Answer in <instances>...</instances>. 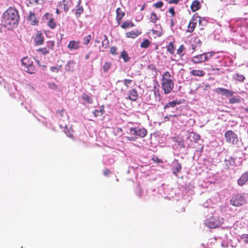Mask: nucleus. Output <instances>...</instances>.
<instances>
[{
    "label": "nucleus",
    "instance_id": "nucleus-1",
    "mask_svg": "<svg viewBox=\"0 0 248 248\" xmlns=\"http://www.w3.org/2000/svg\"><path fill=\"white\" fill-rule=\"evenodd\" d=\"M19 20L18 11L16 8L10 7L3 14L1 22L4 27L10 30L17 26Z\"/></svg>",
    "mask_w": 248,
    "mask_h": 248
},
{
    "label": "nucleus",
    "instance_id": "nucleus-2",
    "mask_svg": "<svg viewBox=\"0 0 248 248\" xmlns=\"http://www.w3.org/2000/svg\"><path fill=\"white\" fill-rule=\"evenodd\" d=\"M161 88L166 94L170 93L174 87L173 77L169 71L165 72L161 79Z\"/></svg>",
    "mask_w": 248,
    "mask_h": 248
},
{
    "label": "nucleus",
    "instance_id": "nucleus-3",
    "mask_svg": "<svg viewBox=\"0 0 248 248\" xmlns=\"http://www.w3.org/2000/svg\"><path fill=\"white\" fill-rule=\"evenodd\" d=\"M130 136L126 137V139L129 141H135L139 138H144L147 134L146 129L143 127H131L128 133Z\"/></svg>",
    "mask_w": 248,
    "mask_h": 248
},
{
    "label": "nucleus",
    "instance_id": "nucleus-4",
    "mask_svg": "<svg viewBox=\"0 0 248 248\" xmlns=\"http://www.w3.org/2000/svg\"><path fill=\"white\" fill-rule=\"evenodd\" d=\"M21 68L25 72L29 74H34L36 68L33 65V62L28 57H25L21 60Z\"/></svg>",
    "mask_w": 248,
    "mask_h": 248
},
{
    "label": "nucleus",
    "instance_id": "nucleus-5",
    "mask_svg": "<svg viewBox=\"0 0 248 248\" xmlns=\"http://www.w3.org/2000/svg\"><path fill=\"white\" fill-rule=\"evenodd\" d=\"M215 54V52L211 51L199 54L193 57L191 61L194 63H200L208 61Z\"/></svg>",
    "mask_w": 248,
    "mask_h": 248
},
{
    "label": "nucleus",
    "instance_id": "nucleus-6",
    "mask_svg": "<svg viewBox=\"0 0 248 248\" xmlns=\"http://www.w3.org/2000/svg\"><path fill=\"white\" fill-rule=\"evenodd\" d=\"M246 202L244 196L241 194L234 195L230 200V203L233 206L239 207L244 205Z\"/></svg>",
    "mask_w": 248,
    "mask_h": 248
},
{
    "label": "nucleus",
    "instance_id": "nucleus-7",
    "mask_svg": "<svg viewBox=\"0 0 248 248\" xmlns=\"http://www.w3.org/2000/svg\"><path fill=\"white\" fill-rule=\"evenodd\" d=\"M227 141L233 144H236L238 141L237 135L232 130H228L225 133Z\"/></svg>",
    "mask_w": 248,
    "mask_h": 248
},
{
    "label": "nucleus",
    "instance_id": "nucleus-8",
    "mask_svg": "<svg viewBox=\"0 0 248 248\" xmlns=\"http://www.w3.org/2000/svg\"><path fill=\"white\" fill-rule=\"evenodd\" d=\"M198 19V15L196 14L193 16L191 19L190 20L189 24L187 27V31L189 32H192L196 26L197 23Z\"/></svg>",
    "mask_w": 248,
    "mask_h": 248
},
{
    "label": "nucleus",
    "instance_id": "nucleus-9",
    "mask_svg": "<svg viewBox=\"0 0 248 248\" xmlns=\"http://www.w3.org/2000/svg\"><path fill=\"white\" fill-rule=\"evenodd\" d=\"M205 224L208 227L211 229H215L218 227L219 223L217 219L213 217L206 219Z\"/></svg>",
    "mask_w": 248,
    "mask_h": 248
},
{
    "label": "nucleus",
    "instance_id": "nucleus-10",
    "mask_svg": "<svg viewBox=\"0 0 248 248\" xmlns=\"http://www.w3.org/2000/svg\"><path fill=\"white\" fill-rule=\"evenodd\" d=\"M216 92L217 93L221 94V95H225L229 97L232 96L234 94V92L232 91L223 88H217L216 89Z\"/></svg>",
    "mask_w": 248,
    "mask_h": 248
},
{
    "label": "nucleus",
    "instance_id": "nucleus-11",
    "mask_svg": "<svg viewBox=\"0 0 248 248\" xmlns=\"http://www.w3.org/2000/svg\"><path fill=\"white\" fill-rule=\"evenodd\" d=\"M34 42L37 46L43 44L44 42V37L41 31H38L34 38Z\"/></svg>",
    "mask_w": 248,
    "mask_h": 248
},
{
    "label": "nucleus",
    "instance_id": "nucleus-12",
    "mask_svg": "<svg viewBox=\"0 0 248 248\" xmlns=\"http://www.w3.org/2000/svg\"><path fill=\"white\" fill-rule=\"evenodd\" d=\"M248 181V171L243 173L237 180V184L240 186H242Z\"/></svg>",
    "mask_w": 248,
    "mask_h": 248
},
{
    "label": "nucleus",
    "instance_id": "nucleus-13",
    "mask_svg": "<svg viewBox=\"0 0 248 248\" xmlns=\"http://www.w3.org/2000/svg\"><path fill=\"white\" fill-rule=\"evenodd\" d=\"M27 20L30 22L31 25L37 26L38 25V21L36 18L34 13L30 12L29 15L27 17Z\"/></svg>",
    "mask_w": 248,
    "mask_h": 248
},
{
    "label": "nucleus",
    "instance_id": "nucleus-14",
    "mask_svg": "<svg viewBox=\"0 0 248 248\" xmlns=\"http://www.w3.org/2000/svg\"><path fill=\"white\" fill-rule=\"evenodd\" d=\"M70 50H77L80 47V42L78 41H70L67 46Z\"/></svg>",
    "mask_w": 248,
    "mask_h": 248
},
{
    "label": "nucleus",
    "instance_id": "nucleus-15",
    "mask_svg": "<svg viewBox=\"0 0 248 248\" xmlns=\"http://www.w3.org/2000/svg\"><path fill=\"white\" fill-rule=\"evenodd\" d=\"M138 97V93L137 90L135 89H132L128 92V98L132 101H135Z\"/></svg>",
    "mask_w": 248,
    "mask_h": 248
},
{
    "label": "nucleus",
    "instance_id": "nucleus-16",
    "mask_svg": "<svg viewBox=\"0 0 248 248\" xmlns=\"http://www.w3.org/2000/svg\"><path fill=\"white\" fill-rule=\"evenodd\" d=\"M182 103L180 100H174L172 101L169 102L164 106V109H166L169 108H174L177 105H180Z\"/></svg>",
    "mask_w": 248,
    "mask_h": 248
},
{
    "label": "nucleus",
    "instance_id": "nucleus-17",
    "mask_svg": "<svg viewBox=\"0 0 248 248\" xmlns=\"http://www.w3.org/2000/svg\"><path fill=\"white\" fill-rule=\"evenodd\" d=\"M116 13L117 15L116 19L118 23L120 24L122 18L125 15V13L121 8H118L116 9Z\"/></svg>",
    "mask_w": 248,
    "mask_h": 248
},
{
    "label": "nucleus",
    "instance_id": "nucleus-18",
    "mask_svg": "<svg viewBox=\"0 0 248 248\" xmlns=\"http://www.w3.org/2000/svg\"><path fill=\"white\" fill-rule=\"evenodd\" d=\"M190 74L193 76L202 77L205 75V72L202 70L194 69L190 72Z\"/></svg>",
    "mask_w": 248,
    "mask_h": 248
},
{
    "label": "nucleus",
    "instance_id": "nucleus-19",
    "mask_svg": "<svg viewBox=\"0 0 248 248\" xmlns=\"http://www.w3.org/2000/svg\"><path fill=\"white\" fill-rule=\"evenodd\" d=\"M167 49L168 52L171 55H174L175 46L174 42H170L167 46Z\"/></svg>",
    "mask_w": 248,
    "mask_h": 248
},
{
    "label": "nucleus",
    "instance_id": "nucleus-20",
    "mask_svg": "<svg viewBox=\"0 0 248 248\" xmlns=\"http://www.w3.org/2000/svg\"><path fill=\"white\" fill-rule=\"evenodd\" d=\"M201 8V4L199 0H195L191 5V9L193 12H196Z\"/></svg>",
    "mask_w": 248,
    "mask_h": 248
},
{
    "label": "nucleus",
    "instance_id": "nucleus-21",
    "mask_svg": "<svg viewBox=\"0 0 248 248\" xmlns=\"http://www.w3.org/2000/svg\"><path fill=\"white\" fill-rule=\"evenodd\" d=\"M186 47L182 44L179 46L176 50V54L180 57H183L186 53Z\"/></svg>",
    "mask_w": 248,
    "mask_h": 248
},
{
    "label": "nucleus",
    "instance_id": "nucleus-22",
    "mask_svg": "<svg viewBox=\"0 0 248 248\" xmlns=\"http://www.w3.org/2000/svg\"><path fill=\"white\" fill-rule=\"evenodd\" d=\"M182 170V167L181 164L177 161L175 166L173 167L172 169V172L175 175H177V174L181 171Z\"/></svg>",
    "mask_w": 248,
    "mask_h": 248
},
{
    "label": "nucleus",
    "instance_id": "nucleus-23",
    "mask_svg": "<svg viewBox=\"0 0 248 248\" xmlns=\"http://www.w3.org/2000/svg\"><path fill=\"white\" fill-rule=\"evenodd\" d=\"M109 44V41L106 35H104V39L103 40L101 44V47L104 49L108 48Z\"/></svg>",
    "mask_w": 248,
    "mask_h": 248
},
{
    "label": "nucleus",
    "instance_id": "nucleus-24",
    "mask_svg": "<svg viewBox=\"0 0 248 248\" xmlns=\"http://www.w3.org/2000/svg\"><path fill=\"white\" fill-rule=\"evenodd\" d=\"M149 20L151 22L154 24L158 20H159V18L158 17L157 14L154 11H153L151 13Z\"/></svg>",
    "mask_w": 248,
    "mask_h": 248
},
{
    "label": "nucleus",
    "instance_id": "nucleus-25",
    "mask_svg": "<svg viewBox=\"0 0 248 248\" xmlns=\"http://www.w3.org/2000/svg\"><path fill=\"white\" fill-rule=\"evenodd\" d=\"M120 57L123 59L125 62H128L130 59L127 52L125 50H123L121 52Z\"/></svg>",
    "mask_w": 248,
    "mask_h": 248
},
{
    "label": "nucleus",
    "instance_id": "nucleus-26",
    "mask_svg": "<svg viewBox=\"0 0 248 248\" xmlns=\"http://www.w3.org/2000/svg\"><path fill=\"white\" fill-rule=\"evenodd\" d=\"M126 36L128 38H135L137 37L139 35V33L138 32H135L134 31H131L129 32H127L125 33Z\"/></svg>",
    "mask_w": 248,
    "mask_h": 248
},
{
    "label": "nucleus",
    "instance_id": "nucleus-27",
    "mask_svg": "<svg viewBox=\"0 0 248 248\" xmlns=\"http://www.w3.org/2000/svg\"><path fill=\"white\" fill-rule=\"evenodd\" d=\"M233 78L235 80L241 82H243L245 79V77L243 75H241L238 73H236L234 75Z\"/></svg>",
    "mask_w": 248,
    "mask_h": 248
},
{
    "label": "nucleus",
    "instance_id": "nucleus-28",
    "mask_svg": "<svg viewBox=\"0 0 248 248\" xmlns=\"http://www.w3.org/2000/svg\"><path fill=\"white\" fill-rule=\"evenodd\" d=\"M155 27L156 29H160V30L159 31V30H155L154 29H152V31L153 33L155 34H156V35L159 36H160L161 35V31H162L161 25L160 24H156V25H155Z\"/></svg>",
    "mask_w": 248,
    "mask_h": 248
},
{
    "label": "nucleus",
    "instance_id": "nucleus-29",
    "mask_svg": "<svg viewBox=\"0 0 248 248\" xmlns=\"http://www.w3.org/2000/svg\"><path fill=\"white\" fill-rule=\"evenodd\" d=\"M240 102L241 100L239 96H234L229 99V102L231 104L239 103Z\"/></svg>",
    "mask_w": 248,
    "mask_h": 248
},
{
    "label": "nucleus",
    "instance_id": "nucleus-30",
    "mask_svg": "<svg viewBox=\"0 0 248 248\" xmlns=\"http://www.w3.org/2000/svg\"><path fill=\"white\" fill-rule=\"evenodd\" d=\"M82 98L89 104H92L93 103V99L91 98L87 94H83L82 95Z\"/></svg>",
    "mask_w": 248,
    "mask_h": 248
},
{
    "label": "nucleus",
    "instance_id": "nucleus-31",
    "mask_svg": "<svg viewBox=\"0 0 248 248\" xmlns=\"http://www.w3.org/2000/svg\"><path fill=\"white\" fill-rule=\"evenodd\" d=\"M150 42L148 39L144 40L140 44V46L141 48H146L149 47Z\"/></svg>",
    "mask_w": 248,
    "mask_h": 248
},
{
    "label": "nucleus",
    "instance_id": "nucleus-32",
    "mask_svg": "<svg viewBox=\"0 0 248 248\" xmlns=\"http://www.w3.org/2000/svg\"><path fill=\"white\" fill-rule=\"evenodd\" d=\"M48 26L51 29H54L56 28V23L54 21V19L51 17L48 22Z\"/></svg>",
    "mask_w": 248,
    "mask_h": 248
},
{
    "label": "nucleus",
    "instance_id": "nucleus-33",
    "mask_svg": "<svg viewBox=\"0 0 248 248\" xmlns=\"http://www.w3.org/2000/svg\"><path fill=\"white\" fill-rule=\"evenodd\" d=\"M83 12V8L82 6H79L76 9L75 11V14L77 18L79 17L81 14Z\"/></svg>",
    "mask_w": 248,
    "mask_h": 248
},
{
    "label": "nucleus",
    "instance_id": "nucleus-34",
    "mask_svg": "<svg viewBox=\"0 0 248 248\" xmlns=\"http://www.w3.org/2000/svg\"><path fill=\"white\" fill-rule=\"evenodd\" d=\"M112 64L111 62H106L104 63L103 69L105 72H107L111 68Z\"/></svg>",
    "mask_w": 248,
    "mask_h": 248
},
{
    "label": "nucleus",
    "instance_id": "nucleus-35",
    "mask_svg": "<svg viewBox=\"0 0 248 248\" xmlns=\"http://www.w3.org/2000/svg\"><path fill=\"white\" fill-rule=\"evenodd\" d=\"M147 69L152 72H155L156 74L157 73L158 70L156 66L154 64H151L147 66Z\"/></svg>",
    "mask_w": 248,
    "mask_h": 248
},
{
    "label": "nucleus",
    "instance_id": "nucleus-36",
    "mask_svg": "<svg viewBox=\"0 0 248 248\" xmlns=\"http://www.w3.org/2000/svg\"><path fill=\"white\" fill-rule=\"evenodd\" d=\"M91 39H92V36L91 35H88L84 37L83 39V44L85 45H88L90 43Z\"/></svg>",
    "mask_w": 248,
    "mask_h": 248
},
{
    "label": "nucleus",
    "instance_id": "nucleus-37",
    "mask_svg": "<svg viewBox=\"0 0 248 248\" xmlns=\"http://www.w3.org/2000/svg\"><path fill=\"white\" fill-rule=\"evenodd\" d=\"M54 45L55 42L54 41H49L46 42V46L48 48V50H53Z\"/></svg>",
    "mask_w": 248,
    "mask_h": 248
},
{
    "label": "nucleus",
    "instance_id": "nucleus-38",
    "mask_svg": "<svg viewBox=\"0 0 248 248\" xmlns=\"http://www.w3.org/2000/svg\"><path fill=\"white\" fill-rule=\"evenodd\" d=\"M164 5L163 2L162 1H158L156 2V3H154L153 4V6L156 8H161Z\"/></svg>",
    "mask_w": 248,
    "mask_h": 248
},
{
    "label": "nucleus",
    "instance_id": "nucleus-39",
    "mask_svg": "<svg viewBox=\"0 0 248 248\" xmlns=\"http://www.w3.org/2000/svg\"><path fill=\"white\" fill-rule=\"evenodd\" d=\"M240 239L243 240L244 243L248 244V234H243L240 236Z\"/></svg>",
    "mask_w": 248,
    "mask_h": 248
},
{
    "label": "nucleus",
    "instance_id": "nucleus-40",
    "mask_svg": "<svg viewBox=\"0 0 248 248\" xmlns=\"http://www.w3.org/2000/svg\"><path fill=\"white\" fill-rule=\"evenodd\" d=\"M130 25L131 27H133L134 26L133 23H131V24L127 22H124L121 25V27L123 29H126L128 28Z\"/></svg>",
    "mask_w": 248,
    "mask_h": 248
},
{
    "label": "nucleus",
    "instance_id": "nucleus-41",
    "mask_svg": "<svg viewBox=\"0 0 248 248\" xmlns=\"http://www.w3.org/2000/svg\"><path fill=\"white\" fill-rule=\"evenodd\" d=\"M110 53L113 55H117L118 54L117 47L116 46H111L110 48Z\"/></svg>",
    "mask_w": 248,
    "mask_h": 248
},
{
    "label": "nucleus",
    "instance_id": "nucleus-42",
    "mask_svg": "<svg viewBox=\"0 0 248 248\" xmlns=\"http://www.w3.org/2000/svg\"><path fill=\"white\" fill-rule=\"evenodd\" d=\"M61 68V65H57L56 66H52L50 68V70L52 72L57 73L59 70Z\"/></svg>",
    "mask_w": 248,
    "mask_h": 248
},
{
    "label": "nucleus",
    "instance_id": "nucleus-43",
    "mask_svg": "<svg viewBox=\"0 0 248 248\" xmlns=\"http://www.w3.org/2000/svg\"><path fill=\"white\" fill-rule=\"evenodd\" d=\"M132 80L129 79H124L123 80L124 85L127 87H129V85L132 82Z\"/></svg>",
    "mask_w": 248,
    "mask_h": 248
},
{
    "label": "nucleus",
    "instance_id": "nucleus-44",
    "mask_svg": "<svg viewBox=\"0 0 248 248\" xmlns=\"http://www.w3.org/2000/svg\"><path fill=\"white\" fill-rule=\"evenodd\" d=\"M48 87L52 90H56L57 89V85L54 82L49 83Z\"/></svg>",
    "mask_w": 248,
    "mask_h": 248
},
{
    "label": "nucleus",
    "instance_id": "nucleus-45",
    "mask_svg": "<svg viewBox=\"0 0 248 248\" xmlns=\"http://www.w3.org/2000/svg\"><path fill=\"white\" fill-rule=\"evenodd\" d=\"M167 2H168L169 4H177L180 1V0H165Z\"/></svg>",
    "mask_w": 248,
    "mask_h": 248
},
{
    "label": "nucleus",
    "instance_id": "nucleus-46",
    "mask_svg": "<svg viewBox=\"0 0 248 248\" xmlns=\"http://www.w3.org/2000/svg\"><path fill=\"white\" fill-rule=\"evenodd\" d=\"M38 50L41 51L44 54H47L49 52V50L46 47L40 48Z\"/></svg>",
    "mask_w": 248,
    "mask_h": 248
},
{
    "label": "nucleus",
    "instance_id": "nucleus-47",
    "mask_svg": "<svg viewBox=\"0 0 248 248\" xmlns=\"http://www.w3.org/2000/svg\"><path fill=\"white\" fill-rule=\"evenodd\" d=\"M169 13L171 14V16L173 17L175 15V12L173 7H171L169 10Z\"/></svg>",
    "mask_w": 248,
    "mask_h": 248
},
{
    "label": "nucleus",
    "instance_id": "nucleus-48",
    "mask_svg": "<svg viewBox=\"0 0 248 248\" xmlns=\"http://www.w3.org/2000/svg\"><path fill=\"white\" fill-rule=\"evenodd\" d=\"M193 135V139L195 140V141H196L200 139V136L199 134L195 133H192Z\"/></svg>",
    "mask_w": 248,
    "mask_h": 248
},
{
    "label": "nucleus",
    "instance_id": "nucleus-49",
    "mask_svg": "<svg viewBox=\"0 0 248 248\" xmlns=\"http://www.w3.org/2000/svg\"><path fill=\"white\" fill-rule=\"evenodd\" d=\"M111 173V171L109 170L108 169H105L103 172L104 175L106 176H107L108 175L110 174Z\"/></svg>",
    "mask_w": 248,
    "mask_h": 248
},
{
    "label": "nucleus",
    "instance_id": "nucleus-50",
    "mask_svg": "<svg viewBox=\"0 0 248 248\" xmlns=\"http://www.w3.org/2000/svg\"><path fill=\"white\" fill-rule=\"evenodd\" d=\"M66 1V0H62V2L63 3V5H64V10L65 12H67L69 10V8H68V7L67 6L66 4L65 3V2Z\"/></svg>",
    "mask_w": 248,
    "mask_h": 248
},
{
    "label": "nucleus",
    "instance_id": "nucleus-51",
    "mask_svg": "<svg viewBox=\"0 0 248 248\" xmlns=\"http://www.w3.org/2000/svg\"><path fill=\"white\" fill-rule=\"evenodd\" d=\"M99 110V112H100V115H103L105 112L104 108L103 106H102L100 108V109Z\"/></svg>",
    "mask_w": 248,
    "mask_h": 248
},
{
    "label": "nucleus",
    "instance_id": "nucleus-52",
    "mask_svg": "<svg viewBox=\"0 0 248 248\" xmlns=\"http://www.w3.org/2000/svg\"><path fill=\"white\" fill-rule=\"evenodd\" d=\"M93 114L95 117L100 115V112H99V110L97 109L94 110L93 112Z\"/></svg>",
    "mask_w": 248,
    "mask_h": 248
},
{
    "label": "nucleus",
    "instance_id": "nucleus-53",
    "mask_svg": "<svg viewBox=\"0 0 248 248\" xmlns=\"http://www.w3.org/2000/svg\"><path fill=\"white\" fill-rule=\"evenodd\" d=\"M170 24L171 27H173L175 25L174 20L173 19V18L170 19Z\"/></svg>",
    "mask_w": 248,
    "mask_h": 248
},
{
    "label": "nucleus",
    "instance_id": "nucleus-54",
    "mask_svg": "<svg viewBox=\"0 0 248 248\" xmlns=\"http://www.w3.org/2000/svg\"><path fill=\"white\" fill-rule=\"evenodd\" d=\"M153 160H154V161H156L158 163L162 162V161H161L157 157H153Z\"/></svg>",
    "mask_w": 248,
    "mask_h": 248
},
{
    "label": "nucleus",
    "instance_id": "nucleus-55",
    "mask_svg": "<svg viewBox=\"0 0 248 248\" xmlns=\"http://www.w3.org/2000/svg\"><path fill=\"white\" fill-rule=\"evenodd\" d=\"M63 110H59L57 111V113L58 114H59L61 116H62V113H63Z\"/></svg>",
    "mask_w": 248,
    "mask_h": 248
},
{
    "label": "nucleus",
    "instance_id": "nucleus-56",
    "mask_svg": "<svg viewBox=\"0 0 248 248\" xmlns=\"http://www.w3.org/2000/svg\"><path fill=\"white\" fill-rule=\"evenodd\" d=\"M198 21L199 22V23L200 25L202 24V18H201L200 16H198Z\"/></svg>",
    "mask_w": 248,
    "mask_h": 248
},
{
    "label": "nucleus",
    "instance_id": "nucleus-57",
    "mask_svg": "<svg viewBox=\"0 0 248 248\" xmlns=\"http://www.w3.org/2000/svg\"><path fill=\"white\" fill-rule=\"evenodd\" d=\"M90 53L86 54V56H85V59L86 60H88L90 57Z\"/></svg>",
    "mask_w": 248,
    "mask_h": 248
},
{
    "label": "nucleus",
    "instance_id": "nucleus-58",
    "mask_svg": "<svg viewBox=\"0 0 248 248\" xmlns=\"http://www.w3.org/2000/svg\"><path fill=\"white\" fill-rule=\"evenodd\" d=\"M56 12L57 14H58V15L60 14V11L58 9H56Z\"/></svg>",
    "mask_w": 248,
    "mask_h": 248
},
{
    "label": "nucleus",
    "instance_id": "nucleus-59",
    "mask_svg": "<svg viewBox=\"0 0 248 248\" xmlns=\"http://www.w3.org/2000/svg\"><path fill=\"white\" fill-rule=\"evenodd\" d=\"M178 115L176 114H173V115H170V117H177Z\"/></svg>",
    "mask_w": 248,
    "mask_h": 248
},
{
    "label": "nucleus",
    "instance_id": "nucleus-60",
    "mask_svg": "<svg viewBox=\"0 0 248 248\" xmlns=\"http://www.w3.org/2000/svg\"><path fill=\"white\" fill-rule=\"evenodd\" d=\"M69 137L70 138L72 139H74V136H73V135H72V134H69Z\"/></svg>",
    "mask_w": 248,
    "mask_h": 248
},
{
    "label": "nucleus",
    "instance_id": "nucleus-61",
    "mask_svg": "<svg viewBox=\"0 0 248 248\" xmlns=\"http://www.w3.org/2000/svg\"><path fill=\"white\" fill-rule=\"evenodd\" d=\"M169 117H170V115L169 116H165L164 119H167L168 120H169Z\"/></svg>",
    "mask_w": 248,
    "mask_h": 248
},
{
    "label": "nucleus",
    "instance_id": "nucleus-62",
    "mask_svg": "<svg viewBox=\"0 0 248 248\" xmlns=\"http://www.w3.org/2000/svg\"><path fill=\"white\" fill-rule=\"evenodd\" d=\"M95 42L96 43H97V44H98V43H99V42H99V41L98 40L96 39V40H95Z\"/></svg>",
    "mask_w": 248,
    "mask_h": 248
},
{
    "label": "nucleus",
    "instance_id": "nucleus-63",
    "mask_svg": "<svg viewBox=\"0 0 248 248\" xmlns=\"http://www.w3.org/2000/svg\"><path fill=\"white\" fill-rule=\"evenodd\" d=\"M49 16V14H48V13H47V14H45V16Z\"/></svg>",
    "mask_w": 248,
    "mask_h": 248
},
{
    "label": "nucleus",
    "instance_id": "nucleus-64",
    "mask_svg": "<svg viewBox=\"0 0 248 248\" xmlns=\"http://www.w3.org/2000/svg\"><path fill=\"white\" fill-rule=\"evenodd\" d=\"M144 6H143L142 7V8H141V10H143L144 9Z\"/></svg>",
    "mask_w": 248,
    "mask_h": 248
}]
</instances>
